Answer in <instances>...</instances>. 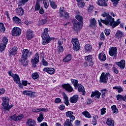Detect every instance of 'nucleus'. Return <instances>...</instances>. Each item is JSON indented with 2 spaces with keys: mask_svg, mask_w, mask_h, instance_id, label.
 I'll return each mask as SVG.
<instances>
[{
  "mask_svg": "<svg viewBox=\"0 0 126 126\" xmlns=\"http://www.w3.org/2000/svg\"><path fill=\"white\" fill-rule=\"evenodd\" d=\"M102 16H103V17H106V18L105 20L100 19L101 22L105 24V25L112 27V29L115 28V27L118 26V25L121 23L120 19H118L116 22H115V19H114V18H112V16L105 12L102 14Z\"/></svg>",
  "mask_w": 126,
  "mask_h": 126,
  "instance_id": "nucleus-1",
  "label": "nucleus"
},
{
  "mask_svg": "<svg viewBox=\"0 0 126 126\" xmlns=\"http://www.w3.org/2000/svg\"><path fill=\"white\" fill-rule=\"evenodd\" d=\"M22 54L21 59L19 60V62L22 63L24 66H26L28 64L27 58H28V56L32 55V52H29L28 49H24Z\"/></svg>",
  "mask_w": 126,
  "mask_h": 126,
  "instance_id": "nucleus-2",
  "label": "nucleus"
},
{
  "mask_svg": "<svg viewBox=\"0 0 126 126\" xmlns=\"http://www.w3.org/2000/svg\"><path fill=\"white\" fill-rule=\"evenodd\" d=\"M41 37L42 38V45H47L50 42L54 40L55 38L51 37L49 36V31L48 29H45L44 32L42 33Z\"/></svg>",
  "mask_w": 126,
  "mask_h": 126,
  "instance_id": "nucleus-3",
  "label": "nucleus"
},
{
  "mask_svg": "<svg viewBox=\"0 0 126 126\" xmlns=\"http://www.w3.org/2000/svg\"><path fill=\"white\" fill-rule=\"evenodd\" d=\"M3 101L1 105L3 107V109L6 111H9L12 107L13 104L9 105V98L8 97H4L2 98Z\"/></svg>",
  "mask_w": 126,
  "mask_h": 126,
  "instance_id": "nucleus-4",
  "label": "nucleus"
},
{
  "mask_svg": "<svg viewBox=\"0 0 126 126\" xmlns=\"http://www.w3.org/2000/svg\"><path fill=\"white\" fill-rule=\"evenodd\" d=\"M72 44H73V50H74V51H77L80 49V44L77 38H72Z\"/></svg>",
  "mask_w": 126,
  "mask_h": 126,
  "instance_id": "nucleus-5",
  "label": "nucleus"
},
{
  "mask_svg": "<svg viewBox=\"0 0 126 126\" xmlns=\"http://www.w3.org/2000/svg\"><path fill=\"white\" fill-rule=\"evenodd\" d=\"M111 76V74L109 73H106L105 75V73L103 72L101 73L100 77V82H103V83H106L109 79L108 77Z\"/></svg>",
  "mask_w": 126,
  "mask_h": 126,
  "instance_id": "nucleus-6",
  "label": "nucleus"
},
{
  "mask_svg": "<svg viewBox=\"0 0 126 126\" xmlns=\"http://www.w3.org/2000/svg\"><path fill=\"white\" fill-rule=\"evenodd\" d=\"M72 22L73 23V29L75 31H76V32H78V31H80L81 28L80 27V23L79 22H77V20L76 19H73L72 21Z\"/></svg>",
  "mask_w": 126,
  "mask_h": 126,
  "instance_id": "nucleus-7",
  "label": "nucleus"
},
{
  "mask_svg": "<svg viewBox=\"0 0 126 126\" xmlns=\"http://www.w3.org/2000/svg\"><path fill=\"white\" fill-rule=\"evenodd\" d=\"M64 7H61L59 9V14L60 17H65V18H68L69 17V14L67 12L64 10Z\"/></svg>",
  "mask_w": 126,
  "mask_h": 126,
  "instance_id": "nucleus-8",
  "label": "nucleus"
},
{
  "mask_svg": "<svg viewBox=\"0 0 126 126\" xmlns=\"http://www.w3.org/2000/svg\"><path fill=\"white\" fill-rule=\"evenodd\" d=\"M109 54L111 57L116 58V57H117V54H118V49L117 47H111L109 49Z\"/></svg>",
  "mask_w": 126,
  "mask_h": 126,
  "instance_id": "nucleus-9",
  "label": "nucleus"
},
{
  "mask_svg": "<svg viewBox=\"0 0 126 126\" xmlns=\"http://www.w3.org/2000/svg\"><path fill=\"white\" fill-rule=\"evenodd\" d=\"M23 118H24V115L23 114L19 115V116L15 114L10 117V118H11V120H13L14 122L20 121V120H22Z\"/></svg>",
  "mask_w": 126,
  "mask_h": 126,
  "instance_id": "nucleus-10",
  "label": "nucleus"
},
{
  "mask_svg": "<svg viewBox=\"0 0 126 126\" xmlns=\"http://www.w3.org/2000/svg\"><path fill=\"white\" fill-rule=\"evenodd\" d=\"M21 34V30L19 28H14L12 30V36H20Z\"/></svg>",
  "mask_w": 126,
  "mask_h": 126,
  "instance_id": "nucleus-11",
  "label": "nucleus"
},
{
  "mask_svg": "<svg viewBox=\"0 0 126 126\" xmlns=\"http://www.w3.org/2000/svg\"><path fill=\"white\" fill-rule=\"evenodd\" d=\"M115 64L116 65H118L121 69H124L125 67H126V61H125V60H122L119 62H116Z\"/></svg>",
  "mask_w": 126,
  "mask_h": 126,
  "instance_id": "nucleus-12",
  "label": "nucleus"
},
{
  "mask_svg": "<svg viewBox=\"0 0 126 126\" xmlns=\"http://www.w3.org/2000/svg\"><path fill=\"white\" fill-rule=\"evenodd\" d=\"M34 35L33 34V32L30 29L28 30L26 34V38L27 40L29 41L31 40V39H32Z\"/></svg>",
  "mask_w": 126,
  "mask_h": 126,
  "instance_id": "nucleus-13",
  "label": "nucleus"
},
{
  "mask_svg": "<svg viewBox=\"0 0 126 126\" xmlns=\"http://www.w3.org/2000/svg\"><path fill=\"white\" fill-rule=\"evenodd\" d=\"M26 126H36V122L35 120L29 118L26 121Z\"/></svg>",
  "mask_w": 126,
  "mask_h": 126,
  "instance_id": "nucleus-14",
  "label": "nucleus"
},
{
  "mask_svg": "<svg viewBox=\"0 0 126 126\" xmlns=\"http://www.w3.org/2000/svg\"><path fill=\"white\" fill-rule=\"evenodd\" d=\"M101 96V93H100L98 91H95L94 92H92V94L91 95V97L93 98V97H95V99H100V97Z\"/></svg>",
  "mask_w": 126,
  "mask_h": 126,
  "instance_id": "nucleus-15",
  "label": "nucleus"
},
{
  "mask_svg": "<svg viewBox=\"0 0 126 126\" xmlns=\"http://www.w3.org/2000/svg\"><path fill=\"white\" fill-rule=\"evenodd\" d=\"M62 87L64 88L68 92H72L73 89L71 87V86L69 84H65L62 85Z\"/></svg>",
  "mask_w": 126,
  "mask_h": 126,
  "instance_id": "nucleus-16",
  "label": "nucleus"
},
{
  "mask_svg": "<svg viewBox=\"0 0 126 126\" xmlns=\"http://www.w3.org/2000/svg\"><path fill=\"white\" fill-rule=\"evenodd\" d=\"M73 115V112L72 111H67L66 112V117L69 118L70 120L73 122L75 120V117Z\"/></svg>",
  "mask_w": 126,
  "mask_h": 126,
  "instance_id": "nucleus-17",
  "label": "nucleus"
},
{
  "mask_svg": "<svg viewBox=\"0 0 126 126\" xmlns=\"http://www.w3.org/2000/svg\"><path fill=\"white\" fill-rule=\"evenodd\" d=\"M108 0H97L96 3L100 6H107L108 4L106 2H107Z\"/></svg>",
  "mask_w": 126,
  "mask_h": 126,
  "instance_id": "nucleus-18",
  "label": "nucleus"
},
{
  "mask_svg": "<svg viewBox=\"0 0 126 126\" xmlns=\"http://www.w3.org/2000/svg\"><path fill=\"white\" fill-rule=\"evenodd\" d=\"M97 26V22L95 18L91 19L90 20V27L95 28Z\"/></svg>",
  "mask_w": 126,
  "mask_h": 126,
  "instance_id": "nucleus-19",
  "label": "nucleus"
},
{
  "mask_svg": "<svg viewBox=\"0 0 126 126\" xmlns=\"http://www.w3.org/2000/svg\"><path fill=\"white\" fill-rule=\"evenodd\" d=\"M23 94H24V95H27L28 96H29L31 98H32V97L35 96V93L29 91H23Z\"/></svg>",
  "mask_w": 126,
  "mask_h": 126,
  "instance_id": "nucleus-20",
  "label": "nucleus"
},
{
  "mask_svg": "<svg viewBox=\"0 0 126 126\" xmlns=\"http://www.w3.org/2000/svg\"><path fill=\"white\" fill-rule=\"evenodd\" d=\"M43 71H45L49 74H54L55 73V69L53 68H48L46 67L43 69Z\"/></svg>",
  "mask_w": 126,
  "mask_h": 126,
  "instance_id": "nucleus-21",
  "label": "nucleus"
},
{
  "mask_svg": "<svg viewBox=\"0 0 126 126\" xmlns=\"http://www.w3.org/2000/svg\"><path fill=\"white\" fill-rule=\"evenodd\" d=\"M39 59H40L39 54L36 53L34 56V59H32V63L35 64L38 63H39Z\"/></svg>",
  "mask_w": 126,
  "mask_h": 126,
  "instance_id": "nucleus-22",
  "label": "nucleus"
},
{
  "mask_svg": "<svg viewBox=\"0 0 126 126\" xmlns=\"http://www.w3.org/2000/svg\"><path fill=\"white\" fill-rule=\"evenodd\" d=\"M17 52V47L16 46H15L9 51V56L12 57V56H15Z\"/></svg>",
  "mask_w": 126,
  "mask_h": 126,
  "instance_id": "nucleus-23",
  "label": "nucleus"
},
{
  "mask_svg": "<svg viewBox=\"0 0 126 126\" xmlns=\"http://www.w3.org/2000/svg\"><path fill=\"white\" fill-rule=\"evenodd\" d=\"M98 58L101 62H105L106 61V54L104 52H101L98 55Z\"/></svg>",
  "mask_w": 126,
  "mask_h": 126,
  "instance_id": "nucleus-24",
  "label": "nucleus"
},
{
  "mask_svg": "<svg viewBox=\"0 0 126 126\" xmlns=\"http://www.w3.org/2000/svg\"><path fill=\"white\" fill-rule=\"evenodd\" d=\"M12 77L14 81H15L17 84H19V83H20V78L19 77V75L15 74Z\"/></svg>",
  "mask_w": 126,
  "mask_h": 126,
  "instance_id": "nucleus-25",
  "label": "nucleus"
},
{
  "mask_svg": "<svg viewBox=\"0 0 126 126\" xmlns=\"http://www.w3.org/2000/svg\"><path fill=\"white\" fill-rule=\"evenodd\" d=\"M78 91L80 93L82 94V95L83 96H85V94H86V92H85V89H84V87L83 86H80L78 87Z\"/></svg>",
  "mask_w": 126,
  "mask_h": 126,
  "instance_id": "nucleus-26",
  "label": "nucleus"
},
{
  "mask_svg": "<svg viewBox=\"0 0 126 126\" xmlns=\"http://www.w3.org/2000/svg\"><path fill=\"white\" fill-rule=\"evenodd\" d=\"M115 36L118 39H121V38H123L124 36V32L121 31H117Z\"/></svg>",
  "mask_w": 126,
  "mask_h": 126,
  "instance_id": "nucleus-27",
  "label": "nucleus"
},
{
  "mask_svg": "<svg viewBox=\"0 0 126 126\" xmlns=\"http://www.w3.org/2000/svg\"><path fill=\"white\" fill-rule=\"evenodd\" d=\"M69 101L70 103H76L77 101H78V95H74L73 96L70 97Z\"/></svg>",
  "mask_w": 126,
  "mask_h": 126,
  "instance_id": "nucleus-28",
  "label": "nucleus"
},
{
  "mask_svg": "<svg viewBox=\"0 0 126 126\" xmlns=\"http://www.w3.org/2000/svg\"><path fill=\"white\" fill-rule=\"evenodd\" d=\"M12 20L14 22H15V23H16V24H21V23L22 22L21 21V19L17 16L13 17Z\"/></svg>",
  "mask_w": 126,
  "mask_h": 126,
  "instance_id": "nucleus-29",
  "label": "nucleus"
},
{
  "mask_svg": "<svg viewBox=\"0 0 126 126\" xmlns=\"http://www.w3.org/2000/svg\"><path fill=\"white\" fill-rule=\"evenodd\" d=\"M93 119L92 120V125H93V126H96V125H97V120H98V116L97 115H94L93 117Z\"/></svg>",
  "mask_w": 126,
  "mask_h": 126,
  "instance_id": "nucleus-30",
  "label": "nucleus"
},
{
  "mask_svg": "<svg viewBox=\"0 0 126 126\" xmlns=\"http://www.w3.org/2000/svg\"><path fill=\"white\" fill-rule=\"evenodd\" d=\"M71 122H72V121L69 119H67L66 121L64 123L63 126H73V125H72V124L71 123Z\"/></svg>",
  "mask_w": 126,
  "mask_h": 126,
  "instance_id": "nucleus-31",
  "label": "nucleus"
},
{
  "mask_svg": "<svg viewBox=\"0 0 126 126\" xmlns=\"http://www.w3.org/2000/svg\"><path fill=\"white\" fill-rule=\"evenodd\" d=\"M82 115L83 116H85L86 118H88V119H91L92 118V116H91V115H90V113L88 112L87 111H85L82 112Z\"/></svg>",
  "mask_w": 126,
  "mask_h": 126,
  "instance_id": "nucleus-32",
  "label": "nucleus"
},
{
  "mask_svg": "<svg viewBox=\"0 0 126 126\" xmlns=\"http://www.w3.org/2000/svg\"><path fill=\"white\" fill-rule=\"evenodd\" d=\"M17 13L18 15H23L24 14V10H23V8L21 7L19 9H17Z\"/></svg>",
  "mask_w": 126,
  "mask_h": 126,
  "instance_id": "nucleus-33",
  "label": "nucleus"
},
{
  "mask_svg": "<svg viewBox=\"0 0 126 126\" xmlns=\"http://www.w3.org/2000/svg\"><path fill=\"white\" fill-rule=\"evenodd\" d=\"M106 124L108 126H115V125L114 123V120H112V119H111L110 118L107 119Z\"/></svg>",
  "mask_w": 126,
  "mask_h": 126,
  "instance_id": "nucleus-34",
  "label": "nucleus"
},
{
  "mask_svg": "<svg viewBox=\"0 0 126 126\" xmlns=\"http://www.w3.org/2000/svg\"><path fill=\"white\" fill-rule=\"evenodd\" d=\"M71 60V55H68L65 58L63 59V62L64 63H68Z\"/></svg>",
  "mask_w": 126,
  "mask_h": 126,
  "instance_id": "nucleus-35",
  "label": "nucleus"
},
{
  "mask_svg": "<svg viewBox=\"0 0 126 126\" xmlns=\"http://www.w3.org/2000/svg\"><path fill=\"white\" fill-rule=\"evenodd\" d=\"M71 82L74 85L75 88H76V87H78L79 86V84H78V81L77 80H75V79H71Z\"/></svg>",
  "mask_w": 126,
  "mask_h": 126,
  "instance_id": "nucleus-36",
  "label": "nucleus"
},
{
  "mask_svg": "<svg viewBox=\"0 0 126 126\" xmlns=\"http://www.w3.org/2000/svg\"><path fill=\"white\" fill-rule=\"evenodd\" d=\"M63 99H64V103L65 105L66 106L68 105V104L69 103V101L68 100V97L66 95V94H64L63 95Z\"/></svg>",
  "mask_w": 126,
  "mask_h": 126,
  "instance_id": "nucleus-37",
  "label": "nucleus"
},
{
  "mask_svg": "<svg viewBox=\"0 0 126 126\" xmlns=\"http://www.w3.org/2000/svg\"><path fill=\"white\" fill-rule=\"evenodd\" d=\"M29 0H21L19 2L18 5L19 6H23V5H25L26 2H28Z\"/></svg>",
  "mask_w": 126,
  "mask_h": 126,
  "instance_id": "nucleus-38",
  "label": "nucleus"
},
{
  "mask_svg": "<svg viewBox=\"0 0 126 126\" xmlns=\"http://www.w3.org/2000/svg\"><path fill=\"white\" fill-rule=\"evenodd\" d=\"M44 120V116H43V113L41 112L40 113L39 116L37 118V122L38 123H41V122Z\"/></svg>",
  "mask_w": 126,
  "mask_h": 126,
  "instance_id": "nucleus-39",
  "label": "nucleus"
},
{
  "mask_svg": "<svg viewBox=\"0 0 126 126\" xmlns=\"http://www.w3.org/2000/svg\"><path fill=\"white\" fill-rule=\"evenodd\" d=\"M40 8H41V6H40V2H39V1H36L35 7V11L40 10Z\"/></svg>",
  "mask_w": 126,
  "mask_h": 126,
  "instance_id": "nucleus-40",
  "label": "nucleus"
},
{
  "mask_svg": "<svg viewBox=\"0 0 126 126\" xmlns=\"http://www.w3.org/2000/svg\"><path fill=\"white\" fill-rule=\"evenodd\" d=\"M4 31H5L4 25L2 23H0V32H4Z\"/></svg>",
  "mask_w": 126,
  "mask_h": 126,
  "instance_id": "nucleus-41",
  "label": "nucleus"
},
{
  "mask_svg": "<svg viewBox=\"0 0 126 126\" xmlns=\"http://www.w3.org/2000/svg\"><path fill=\"white\" fill-rule=\"evenodd\" d=\"M111 109L113 112V114H115V113H118L119 112V110H118L117 106H116L115 105L111 106Z\"/></svg>",
  "mask_w": 126,
  "mask_h": 126,
  "instance_id": "nucleus-42",
  "label": "nucleus"
},
{
  "mask_svg": "<svg viewBox=\"0 0 126 126\" xmlns=\"http://www.w3.org/2000/svg\"><path fill=\"white\" fill-rule=\"evenodd\" d=\"M2 44L6 46V45H7V43H8V39H7L6 36H4L2 40Z\"/></svg>",
  "mask_w": 126,
  "mask_h": 126,
  "instance_id": "nucleus-43",
  "label": "nucleus"
},
{
  "mask_svg": "<svg viewBox=\"0 0 126 126\" xmlns=\"http://www.w3.org/2000/svg\"><path fill=\"white\" fill-rule=\"evenodd\" d=\"M50 5L53 9H56L57 8V4H56V3L53 1H51L49 0Z\"/></svg>",
  "mask_w": 126,
  "mask_h": 126,
  "instance_id": "nucleus-44",
  "label": "nucleus"
},
{
  "mask_svg": "<svg viewBox=\"0 0 126 126\" xmlns=\"http://www.w3.org/2000/svg\"><path fill=\"white\" fill-rule=\"evenodd\" d=\"M49 109L46 108H36V113L39 112H48Z\"/></svg>",
  "mask_w": 126,
  "mask_h": 126,
  "instance_id": "nucleus-45",
  "label": "nucleus"
},
{
  "mask_svg": "<svg viewBox=\"0 0 126 126\" xmlns=\"http://www.w3.org/2000/svg\"><path fill=\"white\" fill-rule=\"evenodd\" d=\"M101 97L102 98H103V99H104V98H105L106 96V92H107V89H105L103 90H101Z\"/></svg>",
  "mask_w": 126,
  "mask_h": 126,
  "instance_id": "nucleus-46",
  "label": "nucleus"
},
{
  "mask_svg": "<svg viewBox=\"0 0 126 126\" xmlns=\"http://www.w3.org/2000/svg\"><path fill=\"white\" fill-rule=\"evenodd\" d=\"M6 47V45L1 43L0 45V52H1V53H2V52H3V51H4V50H5Z\"/></svg>",
  "mask_w": 126,
  "mask_h": 126,
  "instance_id": "nucleus-47",
  "label": "nucleus"
},
{
  "mask_svg": "<svg viewBox=\"0 0 126 126\" xmlns=\"http://www.w3.org/2000/svg\"><path fill=\"white\" fill-rule=\"evenodd\" d=\"M92 56L91 55H88L87 56H86L85 58V61H87V62H91V61L93 60Z\"/></svg>",
  "mask_w": 126,
  "mask_h": 126,
  "instance_id": "nucleus-48",
  "label": "nucleus"
},
{
  "mask_svg": "<svg viewBox=\"0 0 126 126\" xmlns=\"http://www.w3.org/2000/svg\"><path fill=\"white\" fill-rule=\"evenodd\" d=\"M32 76L33 79H37L39 77V74L37 72L32 74Z\"/></svg>",
  "mask_w": 126,
  "mask_h": 126,
  "instance_id": "nucleus-49",
  "label": "nucleus"
},
{
  "mask_svg": "<svg viewBox=\"0 0 126 126\" xmlns=\"http://www.w3.org/2000/svg\"><path fill=\"white\" fill-rule=\"evenodd\" d=\"M43 4L44 5L45 8H48L49 7V1L48 0H43Z\"/></svg>",
  "mask_w": 126,
  "mask_h": 126,
  "instance_id": "nucleus-50",
  "label": "nucleus"
},
{
  "mask_svg": "<svg viewBox=\"0 0 126 126\" xmlns=\"http://www.w3.org/2000/svg\"><path fill=\"white\" fill-rule=\"evenodd\" d=\"M85 49L87 51H91L92 50V46L90 44H87L85 46Z\"/></svg>",
  "mask_w": 126,
  "mask_h": 126,
  "instance_id": "nucleus-51",
  "label": "nucleus"
},
{
  "mask_svg": "<svg viewBox=\"0 0 126 126\" xmlns=\"http://www.w3.org/2000/svg\"><path fill=\"white\" fill-rule=\"evenodd\" d=\"M75 18L78 20V21H80V22H82V21L83 20V18L82 16H80V15H77L75 16Z\"/></svg>",
  "mask_w": 126,
  "mask_h": 126,
  "instance_id": "nucleus-52",
  "label": "nucleus"
},
{
  "mask_svg": "<svg viewBox=\"0 0 126 126\" xmlns=\"http://www.w3.org/2000/svg\"><path fill=\"white\" fill-rule=\"evenodd\" d=\"M94 8V7H93V6H92L91 5H89V6L88 7V12H90V13H91L92 12V11H93Z\"/></svg>",
  "mask_w": 126,
  "mask_h": 126,
  "instance_id": "nucleus-53",
  "label": "nucleus"
},
{
  "mask_svg": "<svg viewBox=\"0 0 126 126\" xmlns=\"http://www.w3.org/2000/svg\"><path fill=\"white\" fill-rule=\"evenodd\" d=\"M100 41H104L105 40V34H104V32H101L100 35L99 36Z\"/></svg>",
  "mask_w": 126,
  "mask_h": 126,
  "instance_id": "nucleus-54",
  "label": "nucleus"
},
{
  "mask_svg": "<svg viewBox=\"0 0 126 126\" xmlns=\"http://www.w3.org/2000/svg\"><path fill=\"white\" fill-rule=\"evenodd\" d=\"M47 23V20L44 19V20H41L39 22V24L40 25H44V24Z\"/></svg>",
  "mask_w": 126,
  "mask_h": 126,
  "instance_id": "nucleus-55",
  "label": "nucleus"
},
{
  "mask_svg": "<svg viewBox=\"0 0 126 126\" xmlns=\"http://www.w3.org/2000/svg\"><path fill=\"white\" fill-rule=\"evenodd\" d=\"M116 97L117 98V100H123V99L124 98V96H123L122 95H121V94H118L117 95H116Z\"/></svg>",
  "mask_w": 126,
  "mask_h": 126,
  "instance_id": "nucleus-56",
  "label": "nucleus"
},
{
  "mask_svg": "<svg viewBox=\"0 0 126 126\" xmlns=\"http://www.w3.org/2000/svg\"><path fill=\"white\" fill-rule=\"evenodd\" d=\"M78 5L79 7H84L85 3H84V2H79L78 3Z\"/></svg>",
  "mask_w": 126,
  "mask_h": 126,
  "instance_id": "nucleus-57",
  "label": "nucleus"
},
{
  "mask_svg": "<svg viewBox=\"0 0 126 126\" xmlns=\"http://www.w3.org/2000/svg\"><path fill=\"white\" fill-rule=\"evenodd\" d=\"M63 46H58V53H63Z\"/></svg>",
  "mask_w": 126,
  "mask_h": 126,
  "instance_id": "nucleus-58",
  "label": "nucleus"
},
{
  "mask_svg": "<svg viewBox=\"0 0 126 126\" xmlns=\"http://www.w3.org/2000/svg\"><path fill=\"white\" fill-rule=\"evenodd\" d=\"M56 104H60L62 102V99L60 98H56L54 100Z\"/></svg>",
  "mask_w": 126,
  "mask_h": 126,
  "instance_id": "nucleus-59",
  "label": "nucleus"
},
{
  "mask_svg": "<svg viewBox=\"0 0 126 126\" xmlns=\"http://www.w3.org/2000/svg\"><path fill=\"white\" fill-rule=\"evenodd\" d=\"M104 33L106 36H109L110 35V30L105 29L104 30Z\"/></svg>",
  "mask_w": 126,
  "mask_h": 126,
  "instance_id": "nucleus-60",
  "label": "nucleus"
},
{
  "mask_svg": "<svg viewBox=\"0 0 126 126\" xmlns=\"http://www.w3.org/2000/svg\"><path fill=\"white\" fill-rule=\"evenodd\" d=\"M112 2H113L114 5H117L119 3V1L121 0H111Z\"/></svg>",
  "mask_w": 126,
  "mask_h": 126,
  "instance_id": "nucleus-61",
  "label": "nucleus"
},
{
  "mask_svg": "<svg viewBox=\"0 0 126 126\" xmlns=\"http://www.w3.org/2000/svg\"><path fill=\"white\" fill-rule=\"evenodd\" d=\"M101 114L102 115H104V114H106V108H102L101 110Z\"/></svg>",
  "mask_w": 126,
  "mask_h": 126,
  "instance_id": "nucleus-62",
  "label": "nucleus"
},
{
  "mask_svg": "<svg viewBox=\"0 0 126 126\" xmlns=\"http://www.w3.org/2000/svg\"><path fill=\"white\" fill-rule=\"evenodd\" d=\"M123 91H124L123 88H122L121 86H119L118 89V93H122Z\"/></svg>",
  "mask_w": 126,
  "mask_h": 126,
  "instance_id": "nucleus-63",
  "label": "nucleus"
},
{
  "mask_svg": "<svg viewBox=\"0 0 126 126\" xmlns=\"http://www.w3.org/2000/svg\"><path fill=\"white\" fill-rule=\"evenodd\" d=\"M42 63L43 65H45V66L48 65V62H47L44 59H42Z\"/></svg>",
  "mask_w": 126,
  "mask_h": 126,
  "instance_id": "nucleus-64",
  "label": "nucleus"
}]
</instances>
